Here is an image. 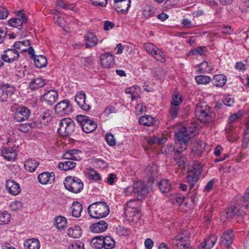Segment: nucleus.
<instances>
[{
    "mask_svg": "<svg viewBox=\"0 0 249 249\" xmlns=\"http://www.w3.org/2000/svg\"><path fill=\"white\" fill-rule=\"evenodd\" d=\"M102 236H97L92 239L90 241L91 246L97 249H100L103 248L104 242Z\"/></svg>",
    "mask_w": 249,
    "mask_h": 249,
    "instance_id": "45",
    "label": "nucleus"
},
{
    "mask_svg": "<svg viewBox=\"0 0 249 249\" xmlns=\"http://www.w3.org/2000/svg\"><path fill=\"white\" fill-rule=\"evenodd\" d=\"M151 55L159 61L162 63L165 62V57L163 53L158 47L156 48Z\"/></svg>",
    "mask_w": 249,
    "mask_h": 249,
    "instance_id": "47",
    "label": "nucleus"
},
{
    "mask_svg": "<svg viewBox=\"0 0 249 249\" xmlns=\"http://www.w3.org/2000/svg\"><path fill=\"white\" fill-rule=\"evenodd\" d=\"M195 113L196 116L202 123L212 122L216 116L211 107L205 103H199L196 106Z\"/></svg>",
    "mask_w": 249,
    "mask_h": 249,
    "instance_id": "3",
    "label": "nucleus"
},
{
    "mask_svg": "<svg viewBox=\"0 0 249 249\" xmlns=\"http://www.w3.org/2000/svg\"><path fill=\"white\" fill-rule=\"evenodd\" d=\"M17 90L13 85L5 83L0 85V102L11 103L16 101Z\"/></svg>",
    "mask_w": 249,
    "mask_h": 249,
    "instance_id": "4",
    "label": "nucleus"
},
{
    "mask_svg": "<svg viewBox=\"0 0 249 249\" xmlns=\"http://www.w3.org/2000/svg\"><path fill=\"white\" fill-rule=\"evenodd\" d=\"M39 165L38 161L32 159H28L25 161V169L29 172H34Z\"/></svg>",
    "mask_w": 249,
    "mask_h": 249,
    "instance_id": "38",
    "label": "nucleus"
},
{
    "mask_svg": "<svg viewBox=\"0 0 249 249\" xmlns=\"http://www.w3.org/2000/svg\"><path fill=\"white\" fill-rule=\"evenodd\" d=\"M25 249H39L40 247L39 241L36 238L27 239L24 242Z\"/></svg>",
    "mask_w": 249,
    "mask_h": 249,
    "instance_id": "33",
    "label": "nucleus"
},
{
    "mask_svg": "<svg viewBox=\"0 0 249 249\" xmlns=\"http://www.w3.org/2000/svg\"><path fill=\"white\" fill-rule=\"evenodd\" d=\"M245 205L240 206V204L235 203L231 205L221 216V220L225 222L231 220L236 214L237 216L242 215L246 213Z\"/></svg>",
    "mask_w": 249,
    "mask_h": 249,
    "instance_id": "6",
    "label": "nucleus"
},
{
    "mask_svg": "<svg viewBox=\"0 0 249 249\" xmlns=\"http://www.w3.org/2000/svg\"><path fill=\"white\" fill-rule=\"evenodd\" d=\"M245 205L240 206V204L235 203L231 205L221 216V220L225 222L231 220L236 214L237 216L242 215L246 213Z\"/></svg>",
    "mask_w": 249,
    "mask_h": 249,
    "instance_id": "7",
    "label": "nucleus"
},
{
    "mask_svg": "<svg viewBox=\"0 0 249 249\" xmlns=\"http://www.w3.org/2000/svg\"><path fill=\"white\" fill-rule=\"evenodd\" d=\"M157 47L150 43H146L144 45V48L146 51L150 54L154 51Z\"/></svg>",
    "mask_w": 249,
    "mask_h": 249,
    "instance_id": "62",
    "label": "nucleus"
},
{
    "mask_svg": "<svg viewBox=\"0 0 249 249\" xmlns=\"http://www.w3.org/2000/svg\"><path fill=\"white\" fill-rule=\"evenodd\" d=\"M155 10L154 7H148L143 10V15L145 17L149 18L154 15Z\"/></svg>",
    "mask_w": 249,
    "mask_h": 249,
    "instance_id": "55",
    "label": "nucleus"
},
{
    "mask_svg": "<svg viewBox=\"0 0 249 249\" xmlns=\"http://www.w3.org/2000/svg\"><path fill=\"white\" fill-rule=\"evenodd\" d=\"M46 84L45 80L41 77L32 79L29 83V87L33 90L41 88Z\"/></svg>",
    "mask_w": 249,
    "mask_h": 249,
    "instance_id": "36",
    "label": "nucleus"
},
{
    "mask_svg": "<svg viewBox=\"0 0 249 249\" xmlns=\"http://www.w3.org/2000/svg\"><path fill=\"white\" fill-rule=\"evenodd\" d=\"M51 111L50 110H46L43 111L40 115L37 121L35 123L38 124V128L41 127L43 125H46L51 121Z\"/></svg>",
    "mask_w": 249,
    "mask_h": 249,
    "instance_id": "23",
    "label": "nucleus"
},
{
    "mask_svg": "<svg viewBox=\"0 0 249 249\" xmlns=\"http://www.w3.org/2000/svg\"><path fill=\"white\" fill-rule=\"evenodd\" d=\"M108 227L107 224L104 220L93 223L89 227L90 231L94 233L102 232L105 231Z\"/></svg>",
    "mask_w": 249,
    "mask_h": 249,
    "instance_id": "27",
    "label": "nucleus"
},
{
    "mask_svg": "<svg viewBox=\"0 0 249 249\" xmlns=\"http://www.w3.org/2000/svg\"><path fill=\"white\" fill-rule=\"evenodd\" d=\"M89 176L91 178L96 181L100 180L102 179L100 175L93 169L90 170Z\"/></svg>",
    "mask_w": 249,
    "mask_h": 249,
    "instance_id": "61",
    "label": "nucleus"
},
{
    "mask_svg": "<svg viewBox=\"0 0 249 249\" xmlns=\"http://www.w3.org/2000/svg\"><path fill=\"white\" fill-rule=\"evenodd\" d=\"M55 179L54 174L53 172H43L38 176V181L43 185L52 183Z\"/></svg>",
    "mask_w": 249,
    "mask_h": 249,
    "instance_id": "24",
    "label": "nucleus"
},
{
    "mask_svg": "<svg viewBox=\"0 0 249 249\" xmlns=\"http://www.w3.org/2000/svg\"><path fill=\"white\" fill-rule=\"evenodd\" d=\"M182 102L181 97L178 95H173L171 105L178 106Z\"/></svg>",
    "mask_w": 249,
    "mask_h": 249,
    "instance_id": "63",
    "label": "nucleus"
},
{
    "mask_svg": "<svg viewBox=\"0 0 249 249\" xmlns=\"http://www.w3.org/2000/svg\"><path fill=\"white\" fill-rule=\"evenodd\" d=\"M75 129L74 122L69 118L61 120L58 133L62 137L72 134Z\"/></svg>",
    "mask_w": 249,
    "mask_h": 249,
    "instance_id": "10",
    "label": "nucleus"
},
{
    "mask_svg": "<svg viewBox=\"0 0 249 249\" xmlns=\"http://www.w3.org/2000/svg\"><path fill=\"white\" fill-rule=\"evenodd\" d=\"M86 48H91L97 44L98 39L96 36L91 32H88L85 35Z\"/></svg>",
    "mask_w": 249,
    "mask_h": 249,
    "instance_id": "29",
    "label": "nucleus"
},
{
    "mask_svg": "<svg viewBox=\"0 0 249 249\" xmlns=\"http://www.w3.org/2000/svg\"><path fill=\"white\" fill-rule=\"evenodd\" d=\"M178 111V106L171 105L169 110L170 117L174 119L177 117Z\"/></svg>",
    "mask_w": 249,
    "mask_h": 249,
    "instance_id": "56",
    "label": "nucleus"
},
{
    "mask_svg": "<svg viewBox=\"0 0 249 249\" xmlns=\"http://www.w3.org/2000/svg\"><path fill=\"white\" fill-rule=\"evenodd\" d=\"M130 0H119L114 1L113 6L118 12H124L128 10L130 4Z\"/></svg>",
    "mask_w": 249,
    "mask_h": 249,
    "instance_id": "25",
    "label": "nucleus"
},
{
    "mask_svg": "<svg viewBox=\"0 0 249 249\" xmlns=\"http://www.w3.org/2000/svg\"><path fill=\"white\" fill-rule=\"evenodd\" d=\"M18 15L20 18H11L8 21V23L10 26L21 29L23 27V23L27 22V18L21 11L18 12Z\"/></svg>",
    "mask_w": 249,
    "mask_h": 249,
    "instance_id": "17",
    "label": "nucleus"
},
{
    "mask_svg": "<svg viewBox=\"0 0 249 249\" xmlns=\"http://www.w3.org/2000/svg\"><path fill=\"white\" fill-rule=\"evenodd\" d=\"M77 122L80 124L83 131L87 133L92 132L97 127V124L88 116L78 115L76 116Z\"/></svg>",
    "mask_w": 249,
    "mask_h": 249,
    "instance_id": "11",
    "label": "nucleus"
},
{
    "mask_svg": "<svg viewBox=\"0 0 249 249\" xmlns=\"http://www.w3.org/2000/svg\"><path fill=\"white\" fill-rule=\"evenodd\" d=\"M67 224L66 218L62 216H58L55 218L54 225L59 230L63 229Z\"/></svg>",
    "mask_w": 249,
    "mask_h": 249,
    "instance_id": "44",
    "label": "nucleus"
},
{
    "mask_svg": "<svg viewBox=\"0 0 249 249\" xmlns=\"http://www.w3.org/2000/svg\"><path fill=\"white\" fill-rule=\"evenodd\" d=\"M133 193L136 195L138 200L144 199L149 191L147 185L142 181L135 182L132 186Z\"/></svg>",
    "mask_w": 249,
    "mask_h": 249,
    "instance_id": "13",
    "label": "nucleus"
},
{
    "mask_svg": "<svg viewBox=\"0 0 249 249\" xmlns=\"http://www.w3.org/2000/svg\"><path fill=\"white\" fill-rule=\"evenodd\" d=\"M67 160L64 162H59L58 165V168L62 170H69L73 169L76 165V162L72 161V160L66 159Z\"/></svg>",
    "mask_w": 249,
    "mask_h": 249,
    "instance_id": "37",
    "label": "nucleus"
},
{
    "mask_svg": "<svg viewBox=\"0 0 249 249\" xmlns=\"http://www.w3.org/2000/svg\"><path fill=\"white\" fill-rule=\"evenodd\" d=\"M165 142V139H163V138H158L155 136H152L147 140V143L149 145H152L153 144L161 145L164 143Z\"/></svg>",
    "mask_w": 249,
    "mask_h": 249,
    "instance_id": "48",
    "label": "nucleus"
},
{
    "mask_svg": "<svg viewBox=\"0 0 249 249\" xmlns=\"http://www.w3.org/2000/svg\"><path fill=\"white\" fill-rule=\"evenodd\" d=\"M93 162L95 166L99 168L105 169L108 166V164L107 162L100 159H95Z\"/></svg>",
    "mask_w": 249,
    "mask_h": 249,
    "instance_id": "54",
    "label": "nucleus"
},
{
    "mask_svg": "<svg viewBox=\"0 0 249 249\" xmlns=\"http://www.w3.org/2000/svg\"><path fill=\"white\" fill-rule=\"evenodd\" d=\"M54 110L56 114L60 116L68 115L72 112V107L69 100H64L56 104Z\"/></svg>",
    "mask_w": 249,
    "mask_h": 249,
    "instance_id": "14",
    "label": "nucleus"
},
{
    "mask_svg": "<svg viewBox=\"0 0 249 249\" xmlns=\"http://www.w3.org/2000/svg\"><path fill=\"white\" fill-rule=\"evenodd\" d=\"M38 126L35 123V121H32L30 123H25L20 124L18 126V129L23 133H27L31 129L37 128Z\"/></svg>",
    "mask_w": 249,
    "mask_h": 249,
    "instance_id": "35",
    "label": "nucleus"
},
{
    "mask_svg": "<svg viewBox=\"0 0 249 249\" xmlns=\"http://www.w3.org/2000/svg\"><path fill=\"white\" fill-rule=\"evenodd\" d=\"M83 153L81 151L72 149L68 151L64 155V159L72 160H80L82 159Z\"/></svg>",
    "mask_w": 249,
    "mask_h": 249,
    "instance_id": "28",
    "label": "nucleus"
},
{
    "mask_svg": "<svg viewBox=\"0 0 249 249\" xmlns=\"http://www.w3.org/2000/svg\"><path fill=\"white\" fill-rule=\"evenodd\" d=\"M34 59L35 66L37 68L40 69L45 67L47 64V58L44 55H37Z\"/></svg>",
    "mask_w": 249,
    "mask_h": 249,
    "instance_id": "40",
    "label": "nucleus"
},
{
    "mask_svg": "<svg viewBox=\"0 0 249 249\" xmlns=\"http://www.w3.org/2000/svg\"><path fill=\"white\" fill-rule=\"evenodd\" d=\"M68 249H85L84 244L82 242H79L71 244Z\"/></svg>",
    "mask_w": 249,
    "mask_h": 249,
    "instance_id": "64",
    "label": "nucleus"
},
{
    "mask_svg": "<svg viewBox=\"0 0 249 249\" xmlns=\"http://www.w3.org/2000/svg\"><path fill=\"white\" fill-rule=\"evenodd\" d=\"M139 123L141 124L146 126H152L155 121V119L150 115H144L139 119Z\"/></svg>",
    "mask_w": 249,
    "mask_h": 249,
    "instance_id": "43",
    "label": "nucleus"
},
{
    "mask_svg": "<svg viewBox=\"0 0 249 249\" xmlns=\"http://www.w3.org/2000/svg\"><path fill=\"white\" fill-rule=\"evenodd\" d=\"M82 229L78 225L71 227L68 230V235L73 238H80L82 235Z\"/></svg>",
    "mask_w": 249,
    "mask_h": 249,
    "instance_id": "32",
    "label": "nucleus"
},
{
    "mask_svg": "<svg viewBox=\"0 0 249 249\" xmlns=\"http://www.w3.org/2000/svg\"><path fill=\"white\" fill-rule=\"evenodd\" d=\"M203 165L200 163H193L188 169L185 181L190 185L191 190L199 180L203 170Z\"/></svg>",
    "mask_w": 249,
    "mask_h": 249,
    "instance_id": "5",
    "label": "nucleus"
},
{
    "mask_svg": "<svg viewBox=\"0 0 249 249\" xmlns=\"http://www.w3.org/2000/svg\"><path fill=\"white\" fill-rule=\"evenodd\" d=\"M10 207L12 210L14 211H18L22 208V204L20 201H16L12 202L10 205Z\"/></svg>",
    "mask_w": 249,
    "mask_h": 249,
    "instance_id": "60",
    "label": "nucleus"
},
{
    "mask_svg": "<svg viewBox=\"0 0 249 249\" xmlns=\"http://www.w3.org/2000/svg\"><path fill=\"white\" fill-rule=\"evenodd\" d=\"M189 242L190 233L184 231L173 239L172 244L177 247V249L174 247V249H195L189 247Z\"/></svg>",
    "mask_w": 249,
    "mask_h": 249,
    "instance_id": "9",
    "label": "nucleus"
},
{
    "mask_svg": "<svg viewBox=\"0 0 249 249\" xmlns=\"http://www.w3.org/2000/svg\"><path fill=\"white\" fill-rule=\"evenodd\" d=\"M227 81V77L223 74L215 75L212 79L213 85L217 87H223Z\"/></svg>",
    "mask_w": 249,
    "mask_h": 249,
    "instance_id": "34",
    "label": "nucleus"
},
{
    "mask_svg": "<svg viewBox=\"0 0 249 249\" xmlns=\"http://www.w3.org/2000/svg\"><path fill=\"white\" fill-rule=\"evenodd\" d=\"M82 210V205L79 202H74L71 206V215L75 217H80Z\"/></svg>",
    "mask_w": 249,
    "mask_h": 249,
    "instance_id": "39",
    "label": "nucleus"
},
{
    "mask_svg": "<svg viewBox=\"0 0 249 249\" xmlns=\"http://www.w3.org/2000/svg\"><path fill=\"white\" fill-rule=\"evenodd\" d=\"M58 99V93L55 90H50L43 94L42 100L49 105H52Z\"/></svg>",
    "mask_w": 249,
    "mask_h": 249,
    "instance_id": "21",
    "label": "nucleus"
},
{
    "mask_svg": "<svg viewBox=\"0 0 249 249\" xmlns=\"http://www.w3.org/2000/svg\"><path fill=\"white\" fill-rule=\"evenodd\" d=\"M106 140L107 143L110 146H113L116 144L115 139L111 133H107L106 135Z\"/></svg>",
    "mask_w": 249,
    "mask_h": 249,
    "instance_id": "57",
    "label": "nucleus"
},
{
    "mask_svg": "<svg viewBox=\"0 0 249 249\" xmlns=\"http://www.w3.org/2000/svg\"><path fill=\"white\" fill-rule=\"evenodd\" d=\"M159 188L162 193L169 192L171 189V184L169 180L162 179L158 184Z\"/></svg>",
    "mask_w": 249,
    "mask_h": 249,
    "instance_id": "41",
    "label": "nucleus"
},
{
    "mask_svg": "<svg viewBox=\"0 0 249 249\" xmlns=\"http://www.w3.org/2000/svg\"><path fill=\"white\" fill-rule=\"evenodd\" d=\"M6 188L8 192L13 196L18 195L21 191L19 185L13 180L6 181Z\"/></svg>",
    "mask_w": 249,
    "mask_h": 249,
    "instance_id": "26",
    "label": "nucleus"
},
{
    "mask_svg": "<svg viewBox=\"0 0 249 249\" xmlns=\"http://www.w3.org/2000/svg\"><path fill=\"white\" fill-rule=\"evenodd\" d=\"M195 80L198 84L206 85L211 80V78L206 75H198L195 77Z\"/></svg>",
    "mask_w": 249,
    "mask_h": 249,
    "instance_id": "51",
    "label": "nucleus"
},
{
    "mask_svg": "<svg viewBox=\"0 0 249 249\" xmlns=\"http://www.w3.org/2000/svg\"><path fill=\"white\" fill-rule=\"evenodd\" d=\"M91 3L94 6L99 7H105L108 2V0H89Z\"/></svg>",
    "mask_w": 249,
    "mask_h": 249,
    "instance_id": "58",
    "label": "nucleus"
},
{
    "mask_svg": "<svg viewBox=\"0 0 249 249\" xmlns=\"http://www.w3.org/2000/svg\"><path fill=\"white\" fill-rule=\"evenodd\" d=\"M217 240V236L215 234H212L207 237L198 246L199 249H211L215 245Z\"/></svg>",
    "mask_w": 249,
    "mask_h": 249,
    "instance_id": "19",
    "label": "nucleus"
},
{
    "mask_svg": "<svg viewBox=\"0 0 249 249\" xmlns=\"http://www.w3.org/2000/svg\"><path fill=\"white\" fill-rule=\"evenodd\" d=\"M30 41L28 39H25L23 41L16 42L13 45V47L19 54V53L27 51V49L26 48L30 46Z\"/></svg>",
    "mask_w": 249,
    "mask_h": 249,
    "instance_id": "30",
    "label": "nucleus"
},
{
    "mask_svg": "<svg viewBox=\"0 0 249 249\" xmlns=\"http://www.w3.org/2000/svg\"><path fill=\"white\" fill-rule=\"evenodd\" d=\"M174 159L176 160L177 164L180 168H183L185 166L187 161L186 158L182 155L180 156V154H176Z\"/></svg>",
    "mask_w": 249,
    "mask_h": 249,
    "instance_id": "53",
    "label": "nucleus"
},
{
    "mask_svg": "<svg viewBox=\"0 0 249 249\" xmlns=\"http://www.w3.org/2000/svg\"><path fill=\"white\" fill-rule=\"evenodd\" d=\"M109 207L106 202L98 201L89 205L88 212L93 218L100 219L106 217L109 213Z\"/></svg>",
    "mask_w": 249,
    "mask_h": 249,
    "instance_id": "2",
    "label": "nucleus"
},
{
    "mask_svg": "<svg viewBox=\"0 0 249 249\" xmlns=\"http://www.w3.org/2000/svg\"><path fill=\"white\" fill-rule=\"evenodd\" d=\"M233 237L232 230H227L220 236L219 243L221 246L229 248L232 243Z\"/></svg>",
    "mask_w": 249,
    "mask_h": 249,
    "instance_id": "16",
    "label": "nucleus"
},
{
    "mask_svg": "<svg viewBox=\"0 0 249 249\" xmlns=\"http://www.w3.org/2000/svg\"><path fill=\"white\" fill-rule=\"evenodd\" d=\"M100 61L104 68L109 69L113 67L115 64L114 55L110 53L102 54Z\"/></svg>",
    "mask_w": 249,
    "mask_h": 249,
    "instance_id": "20",
    "label": "nucleus"
},
{
    "mask_svg": "<svg viewBox=\"0 0 249 249\" xmlns=\"http://www.w3.org/2000/svg\"><path fill=\"white\" fill-rule=\"evenodd\" d=\"M19 55L17 51L14 48L8 49L4 51L3 53L1 55V58L5 62L12 63L17 60Z\"/></svg>",
    "mask_w": 249,
    "mask_h": 249,
    "instance_id": "18",
    "label": "nucleus"
},
{
    "mask_svg": "<svg viewBox=\"0 0 249 249\" xmlns=\"http://www.w3.org/2000/svg\"><path fill=\"white\" fill-rule=\"evenodd\" d=\"M64 185L67 190L75 194L81 192L84 187L83 182L80 178L72 176L66 177Z\"/></svg>",
    "mask_w": 249,
    "mask_h": 249,
    "instance_id": "8",
    "label": "nucleus"
},
{
    "mask_svg": "<svg viewBox=\"0 0 249 249\" xmlns=\"http://www.w3.org/2000/svg\"><path fill=\"white\" fill-rule=\"evenodd\" d=\"M11 215L7 212L0 213V225L7 224L10 220Z\"/></svg>",
    "mask_w": 249,
    "mask_h": 249,
    "instance_id": "52",
    "label": "nucleus"
},
{
    "mask_svg": "<svg viewBox=\"0 0 249 249\" xmlns=\"http://www.w3.org/2000/svg\"><path fill=\"white\" fill-rule=\"evenodd\" d=\"M74 100L82 110L88 111L91 108L90 105L86 99V95L84 91L77 92L75 96Z\"/></svg>",
    "mask_w": 249,
    "mask_h": 249,
    "instance_id": "15",
    "label": "nucleus"
},
{
    "mask_svg": "<svg viewBox=\"0 0 249 249\" xmlns=\"http://www.w3.org/2000/svg\"><path fill=\"white\" fill-rule=\"evenodd\" d=\"M116 233L120 236H128L130 233V230L123 226H118L116 228Z\"/></svg>",
    "mask_w": 249,
    "mask_h": 249,
    "instance_id": "49",
    "label": "nucleus"
},
{
    "mask_svg": "<svg viewBox=\"0 0 249 249\" xmlns=\"http://www.w3.org/2000/svg\"><path fill=\"white\" fill-rule=\"evenodd\" d=\"M194 131H195L194 129H188L185 127H181L175 132V135L178 140L174 147L176 154L179 155L187 148L188 142L191 138V135Z\"/></svg>",
    "mask_w": 249,
    "mask_h": 249,
    "instance_id": "1",
    "label": "nucleus"
},
{
    "mask_svg": "<svg viewBox=\"0 0 249 249\" xmlns=\"http://www.w3.org/2000/svg\"><path fill=\"white\" fill-rule=\"evenodd\" d=\"M158 173V167L152 164L151 165H148L144 170V174L147 178L148 181L153 182L155 177H156Z\"/></svg>",
    "mask_w": 249,
    "mask_h": 249,
    "instance_id": "22",
    "label": "nucleus"
},
{
    "mask_svg": "<svg viewBox=\"0 0 249 249\" xmlns=\"http://www.w3.org/2000/svg\"><path fill=\"white\" fill-rule=\"evenodd\" d=\"M248 205H249V186L243 196V204H242V206L245 205V211L247 210Z\"/></svg>",
    "mask_w": 249,
    "mask_h": 249,
    "instance_id": "59",
    "label": "nucleus"
},
{
    "mask_svg": "<svg viewBox=\"0 0 249 249\" xmlns=\"http://www.w3.org/2000/svg\"><path fill=\"white\" fill-rule=\"evenodd\" d=\"M137 90H139L140 88L136 86H133L126 89L125 92L127 94L131 95V100L132 101H134L139 97V93L137 92Z\"/></svg>",
    "mask_w": 249,
    "mask_h": 249,
    "instance_id": "46",
    "label": "nucleus"
},
{
    "mask_svg": "<svg viewBox=\"0 0 249 249\" xmlns=\"http://www.w3.org/2000/svg\"><path fill=\"white\" fill-rule=\"evenodd\" d=\"M104 246L105 249H112L115 247V242L114 239L110 236H103Z\"/></svg>",
    "mask_w": 249,
    "mask_h": 249,
    "instance_id": "42",
    "label": "nucleus"
},
{
    "mask_svg": "<svg viewBox=\"0 0 249 249\" xmlns=\"http://www.w3.org/2000/svg\"><path fill=\"white\" fill-rule=\"evenodd\" d=\"M2 156L7 160H14L16 159L17 153L11 147L4 148L1 151Z\"/></svg>",
    "mask_w": 249,
    "mask_h": 249,
    "instance_id": "31",
    "label": "nucleus"
},
{
    "mask_svg": "<svg viewBox=\"0 0 249 249\" xmlns=\"http://www.w3.org/2000/svg\"><path fill=\"white\" fill-rule=\"evenodd\" d=\"M17 107L18 105H15L11 107V110L13 111H14L13 109H16L14 115V118L15 120L18 122H20L27 120L29 118L31 114L30 110L28 108L24 106H18V107Z\"/></svg>",
    "mask_w": 249,
    "mask_h": 249,
    "instance_id": "12",
    "label": "nucleus"
},
{
    "mask_svg": "<svg viewBox=\"0 0 249 249\" xmlns=\"http://www.w3.org/2000/svg\"><path fill=\"white\" fill-rule=\"evenodd\" d=\"M198 71L199 73L210 72L212 70L211 67L209 66L207 61H204L198 66Z\"/></svg>",
    "mask_w": 249,
    "mask_h": 249,
    "instance_id": "50",
    "label": "nucleus"
}]
</instances>
